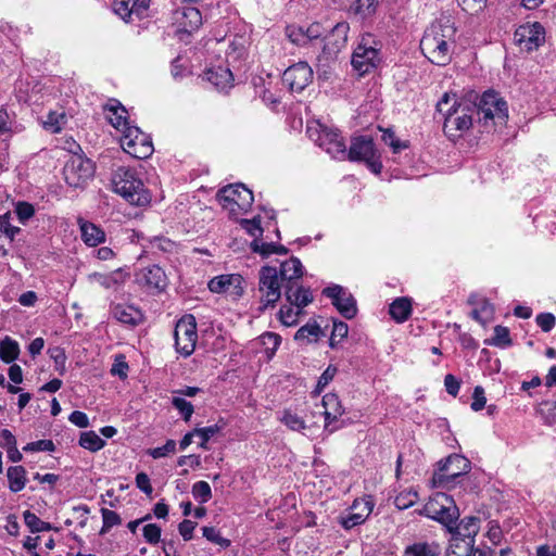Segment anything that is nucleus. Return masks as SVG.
Wrapping results in <instances>:
<instances>
[{
  "label": "nucleus",
  "mask_w": 556,
  "mask_h": 556,
  "mask_svg": "<svg viewBox=\"0 0 556 556\" xmlns=\"http://www.w3.org/2000/svg\"><path fill=\"white\" fill-rule=\"evenodd\" d=\"M63 174L68 186L84 188L94 175V164L90 159L75 153L66 162Z\"/></svg>",
  "instance_id": "obj_13"
},
{
  "label": "nucleus",
  "mask_w": 556,
  "mask_h": 556,
  "mask_svg": "<svg viewBox=\"0 0 556 556\" xmlns=\"http://www.w3.org/2000/svg\"><path fill=\"white\" fill-rule=\"evenodd\" d=\"M217 199L231 214L247 213L254 201L253 192L243 184L228 185L217 192Z\"/></svg>",
  "instance_id": "obj_10"
},
{
  "label": "nucleus",
  "mask_w": 556,
  "mask_h": 556,
  "mask_svg": "<svg viewBox=\"0 0 556 556\" xmlns=\"http://www.w3.org/2000/svg\"><path fill=\"white\" fill-rule=\"evenodd\" d=\"M176 452V442L174 440H167L163 446L150 448L148 454L154 459L165 457Z\"/></svg>",
  "instance_id": "obj_57"
},
{
  "label": "nucleus",
  "mask_w": 556,
  "mask_h": 556,
  "mask_svg": "<svg viewBox=\"0 0 556 556\" xmlns=\"http://www.w3.org/2000/svg\"><path fill=\"white\" fill-rule=\"evenodd\" d=\"M418 514L446 527L454 526L459 517V510L453 497L442 492L432 495Z\"/></svg>",
  "instance_id": "obj_6"
},
{
  "label": "nucleus",
  "mask_w": 556,
  "mask_h": 556,
  "mask_svg": "<svg viewBox=\"0 0 556 556\" xmlns=\"http://www.w3.org/2000/svg\"><path fill=\"white\" fill-rule=\"evenodd\" d=\"M93 278L105 289L114 288L124 281L122 270L112 271L109 275L94 274Z\"/></svg>",
  "instance_id": "obj_44"
},
{
  "label": "nucleus",
  "mask_w": 556,
  "mask_h": 556,
  "mask_svg": "<svg viewBox=\"0 0 556 556\" xmlns=\"http://www.w3.org/2000/svg\"><path fill=\"white\" fill-rule=\"evenodd\" d=\"M479 523L480 519L478 517H465L460 520L458 525L453 528V526L447 527L452 536H460L462 539H465L466 541H473L475 536L479 532Z\"/></svg>",
  "instance_id": "obj_28"
},
{
  "label": "nucleus",
  "mask_w": 556,
  "mask_h": 556,
  "mask_svg": "<svg viewBox=\"0 0 556 556\" xmlns=\"http://www.w3.org/2000/svg\"><path fill=\"white\" fill-rule=\"evenodd\" d=\"M281 282L278 269L273 266H263L258 273L260 311L274 307L281 296Z\"/></svg>",
  "instance_id": "obj_9"
},
{
  "label": "nucleus",
  "mask_w": 556,
  "mask_h": 556,
  "mask_svg": "<svg viewBox=\"0 0 556 556\" xmlns=\"http://www.w3.org/2000/svg\"><path fill=\"white\" fill-rule=\"evenodd\" d=\"M81 239L89 247H97L105 242L106 235L104 230L96 224L79 219L78 220Z\"/></svg>",
  "instance_id": "obj_26"
},
{
  "label": "nucleus",
  "mask_w": 556,
  "mask_h": 556,
  "mask_svg": "<svg viewBox=\"0 0 556 556\" xmlns=\"http://www.w3.org/2000/svg\"><path fill=\"white\" fill-rule=\"evenodd\" d=\"M440 547L434 543L419 542L405 548L403 556H439Z\"/></svg>",
  "instance_id": "obj_36"
},
{
  "label": "nucleus",
  "mask_w": 556,
  "mask_h": 556,
  "mask_svg": "<svg viewBox=\"0 0 556 556\" xmlns=\"http://www.w3.org/2000/svg\"><path fill=\"white\" fill-rule=\"evenodd\" d=\"M172 405L179 412L185 421H189L194 413L193 405L184 397L174 395L172 397Z\"/></svg>",
  "instance_id": "obj_46"
},
{
  "label": "nucleus",
  "mask_w": 556,
  "mask_h": 556,
  "mask_svg": "<svg viewBox=\"0 0 556 556\" xmlns=\"http://www.w3.org/2000/svg\"><path fill=\"white\" fill-rule=\"evenodd\" d=\"M149 4L150 0H114L113 10L125 22H131L135 18H142Z\"/></svg>",
  "instance_id": "obj_21"
},
{
  "label": "nucleus",
  "mask_w": 556,
  "mask_h": 556,
  "mask_svg": "<svg viewBox=\"0 0 556 556\" xmlns=\"http://www.w3.org/2000/svg\"><path fill=\"white\" fill-rule=\"evenodd\" d=\"M349 327L344 321H333V328L330 337V346L334 348L337 344L336 339L338 338V342L344 339L348 336Z\"/></svg>",
  "instance_id": "obj_59"
},
{
  "label": "nucleus",
  "mask_w": 556,
  "mask_h": 556,
  "mask_svg": "<svg viewBox=\"0 0 556 556\" xmlns=\"http://www.w3.org/2000/svg\"><path fill=\"white\" fill-rule=\"evenodd\" d=\"M313 80V70L306 62H298L289 66L282 75V83L291 91L301 92Z\"/></svg>",
  "instance_id": "obj_18"
},
{
  "label": "nucleus",
  "mask_w": 556,
  "mask_h": 556,
  "mask_svg": "<svg viewBox=\"0 0 556 556\" xmlns=\"http://www.w3.org/2000/svg\"><path fill=\"white\" fill-rule=\"evenodd\" d=\"M50 358L54 362V369L63 376L66 371V354L64 349L60 346L49 348L47 351Z\"/></svg>",
  "instance_id": "obj_42"
},
{
  "label": "nucleus",
  "mask_w": 556,
  "mask_h": 556,
  "mask_svg": "<svg viewBox=\"0 0 556 556\" xmlns=\"http://www.w3.org/2000/svg\"><path fill=\"white\" fill-rule=\"evenodd\" d=\"M79 445L90 452H98L104 447L105 441L101 439L94 431L81 432Z\"/></svg>",
  "instance_id": "obj_37"
},
{
  "label": "nucleus",
  "mask_w": 556,
  "mask_h": 556,
  "mask_svg": "<svg viewBox=\"0 0 556 556\" xmlns=\"http://www.w3.org/2000/svg\"><path fill=\"white\" fill-rule=\"evenodd\" d=\"M307 45L319 38L324 39L325 28L318 22L312 23L308 27L304 28Z\"/></svg>",
  "instance_id": "obj_62"
},
{
  "label": "nucleus",
  "mask_w": 556,
  "mask_h": 556,
  "mask_svg": "<svg viewBox=\"0 0 556 556\" xmlns=\"http://www.w3.org/2000/svg\"><path fill=\"white\" fill-rule=\"evenodd\" d=\"M203 79L211 83L218 90H224L231 86L233 77L229 68L218 66L206 70L203 74Z\"/></svg>",
  "instance_id": "obj_30"
},
{
  "label": "nucleus",
  "mask_w": 556,
  "mask_h": 556,
  "mask_svg": "<svg viewBox=\"0 0 556 556\" xmlns=\"http://www.w3.org/2000/svg\"><path fill=\"white\" fill-rule=\"evenodd\" d=\"M175 349L184 357L190 356L198 342L197 320L191 314L184 315L174 330Z\"/></svg>",
  "instance_id": "obj_12"
},
{
  "label": "nucleus",
  "mask_w": 556,
  "mask_h": 556,
  "mask_svg": "<svg viewBox=\"0 0 556 556\" xmlns=\"http://www.w3.org/2000/svg\"><path fill=\"white\" fill-rule=\"evenodd\" d=\"M243 278L239 274L220 275L212 278L208 282V289L213 293H226L235 286V295L240 296L243 293Z\"/></svg>",
  "instance_id": "obj_24"
},
{
  "label": "nucleus",
  "mask_w": 556,
  "mask_h": 556,
  "mask_svg": "<svg viewBox=\"0 0 556 556\" xmlns=\"http://www.w3.org/2000/svg\"><path fill=\"white\" fill-rule=\"evenodd\" d=\"M286 36L296 46H306L305 30L302 26L289 25L286 27Z\"/></svg>",
  "instance_id": "obj_51"
},
{
  "label": "nucleus",
  "mask_w": 556,
  "mask_h": 556,
  "mask_svg": "<svg viewBox=\"0 0 556 556\" xmlns=\"http://www.w3.org/2000/svg\"><path fill=\"white\" fill-rule=\"evenodd\" d=\"M418 501V493L414 490L403 491L394 498V505L400 510L412 507Z\"/></svg>",
  "instance_id": "obj_45"
},
{
  "label": "nucleus",
  "mask_w": 556,
  "mask_h": 556,
  "mask_svg": "<svg viewBox=\"0 0 556 556\" xmlns=\"http://www.w3.org/2000/svg\"><path fill=\"white\" fill-rule=\"evenodd\" d=\"M142 534L147 543L157 545L161 541L162 529L156 523H148L143 527Z\"/></svg>",
  "instance_id": "obj_53"
},
{
  "label": "nucleus",
  "mask_w": 556,
  "mask_h": 556,
  "mask_svg": "<svg viewBox=\"0 0 556 556\" xmlns=\"http://www.w3.org/2000/svg\"><path fill=\"white\" fill-rule=\"evenodd\" d=\"M389 314L396 323L406 321L412 314V300L406 296L395 299L390 304Z\"/></svg>",
  "instance_id": "obj_32"
},
{
  "label": "nucleus",
  "mask_w": 556,
  "mask_h": 556,
  "mask_svg": "<svg viewBox=\"0 0 556 556\" xmlns=\"http://www.w3.org/2000/svg\"><path fill=\"white\" fill-rule=\"evenodd\" d=\"M338 369L336 366L329 365L321 374L317 381L316 392L320 393L334 378Z\"/></svg>",
  "instance_id": "obj_63"
},
{
  "label": "nucleus",
  "mask_w": 556,
  "mask_h": 556,
  "mask_svg": "<svg viewBox=\"0 0 556 556\" xmlns=\"http://www.w3.org/2000/svg\"><path fill=\"white\" fill-rule=\"evenodd\" d=\"M54 450L55 445L51 440H38L23 447L24 452H53Z\"/></svg>",
  "instance_id": "obj_58"
},
{
  "label": "nucleus",
  "mask_w": 556,
  "mask_h": 556,
  "mask_svg": "<svg viewBox=\"0 0 556 556\" xmlns=\"http://www.w3.org/2000/svg\"><path fill=\"white\" fill-rule=\"evenodd\" d=\"M15 213L22 224H25L35 214L34 206L28 202H18L15 207Z\"/></svg>",
  "instance_id": "obj_64"
},
{
  "label": "nucleus",
  "mask_w": 556,
  "mask_h": 556,
  "mask_svg": "<svg viewBox=\"0 0 556 556\" xmlns=\"http://www.w3.org/2000/svg\"><path fill=\"white\" fill-rule=\"evenodd\" d=\"M379 0H355L352 10L355 15L366 20L375 15Z\"/></svg>",
  "instance_id": "obj_38"
},
{
  "label": "nucleus",
  "mask_w": 556,
  "mask_h": 556,
  "mask_svg": "<svg viewBox=\"0 0 556 556\" xmlns=\"http://www.w3.org/2000/svg\"><path fill=\"white\" fill-rule=\"evenodd\" d=\"M438 468L433 472L432 483L437 488L451 489L457 480L469 472L471 464L463 455L452 454L437 464Z\"/></svg>",
  "instance_id": "obj_5"
},
{
  "label": "nucleus",
  "mask_w": 556,
  "mask_h": 556,
  "mask_svg": "<svg viewBox=\"0 0 556 556\" xmlns=\"http://www.w3.org/2000/svg\"><path fill=\"white\" fill-rule=\"evenodd\" d=\"M65 122L66 116L64 113L50 112L47 119L43 122V126L47 130L55 134L61 131Z\"/></svg>",
  "instance_id": "obj_47"
},
{
  "label": "nucleus",
  "mask_w": 556,
  "mask_h": 556,
  "mask_svg": "<svg viewBox=\"0 0 556 556\" xmlns=\"http://www.w3.org/2000/svg\"><path fill=\"white\" fill-rule=\"evenodd\" d=\"M350 25L346 22L337 23L331 30L325 33L323 39V58L331 60L346 46Z\"/></svg>",
  "instance_id": "obj_16"
},
{
  "label": "nucleus",
  "mask_w": 556,
  "mask_h": 556,
  "mask_svg": "<svg viewBox=\"0 0 556 556\" xmlns=\"http://www.w3.org/2000/svg\"><path fill=\"white\" fill-rule=\"evenodd\" d=\"M101 515L103 519V526L100 531L101 534L106 533L112 527L118 526L122 522V518L114 510L102 508Z\"/></svg>",
  "instance_id": "obj_50"
},
{
  "label": "nucleus",
  "mask_w": 556,
  "mask_h": 556,
  "mask_svg": "<svg viewBox=\"0 0 556 556\" xmlns=\"http://www.w3.org/2000/svg\"><path fill=\"white\" fill-rule=\"evenodd\" d=\"M111 313L117 321L132 327L138 326L143 320L141 311L134 305L116 304L112 307Z\"/></svg>",
  "instance_id": "obj_25"
},
{
  "label": "nucleus",
  "mask_w": 556,
  "mask_h": 556,
  "mask_svg": "<svg viewBox=\"0 0 556 556\" xmlns=\"http://www.w3.org/2000/svg\"><path fill=\"white\" fill-rule=\"evenodd\" d=\"M540 414L544 418L546 425L552 426L556 422V403L544 402L540 407Z\"/></svg>",
  "instance_id": "obj_60"
},
{
  "label": "nucleus",
  "mask_w": 556,
  "mask_h": 556,
  "mask_svg": "<svg viewBox=\"0 0 556 556\" xmlns=\"http://www.w3.org/2000/svg\"><path fill=\"white\" fill-rule=\"evenodd\" d=\"M473 541H466L460 536H451L446 556H470L475 551Z\"/></svg>",
  "instance_id": "obj_34"
},
{
  "label": "nucleus",
  "mask_w": 556,
  "mask_h": 556,
  "mask_svg": "<svg viewBox=\"0 0 556 556\" xmlns=\"http://www.w3.org/2000/svg\"><path fill=\"white\" fill-rule=\"evenodd\" d=\"M281 421L293 431H301L306 428L305 421L296 414L286 410Z\"/></svg>",
  "instance_id": "obj_54"
},
{
  "label": "nucleus",
  "mask_w": 556,
  "mask_h": 556,
  "mask_svg": "<svg viewBox=\"0 0 556 556\" xmlns=\"http://www.w3.org/2000/svg\"><path fill=\"white\" fill-rule=\"evenodd\" d=\"M137 281L149 290L157 292L167 287V277L165 271L159 265L144 267L137 274Z\"/></svg>",
  "instance_id": "obj_22"
},
{
  "label": "nucleus",
  "mask_w": 556,
  "mask_h": 556,
  "mask_svg": "<svg viewBox=\"0 0 556 556\" xmlns=\"http://www.w3.org/2000/svg\"><path fill=\"white\" fill-rule=\"evenodd\" d=\"M306 131L308 137L333 159H346L345 143L337 130L316 123L315 125H308Z\"/></svg>",
  "instance_id": "obj_8"
},
{
  "label": "nucleus",
  "mask_w": 556,
  "mask_h": 556,
  "mask_svg": "<svg viewBox=\"0 0 556 556\" xmlns=\"http://www.w3.org/2000/svg\"><path fill=\"white\" fill-rule=\"evenodd\" d=\"M377 153L374 140L370 137L358 136L351 141L350 149L346 150V157L352 162H365Z\"/></svg>",
  "instance_id": "obj_23"
},
{
  "label": "nucleus",
  "mask_w": 556,
  "mask_h": 556,
  "mask_svg": "<svg viewBox=\"0 0 556 556\" xmlns=\"http://www.w3.org/2000/svg\"><path fill=\"white\" fill-rule=\"evenodd\" d=\"M121 144L126 153L139 160L149 157L154 150L150 136L137 126H127L123 130Z\"/></svg>",
  "instance_id": "obj_14"
},
{
  "label": "nucleus",
  "mask_w": 556,
  "mask_h": 556,
  "mask_svg": "<svg viewBox=\"0 0 556 556\" xmlns=\"http://www.w3.org/2000/svg\"><path fill=\"white\" fill-rule=\"evenodd\" d=\"M203 536L217 545H219L223 548H226L230 545V540L223 538L220 535V532L215 529L214 527H203L202 528Z\"/></svg>",
  "instance_id": "obj_52"
},
{
  "label": "nucleus",
  "mask_w": 556,
  "mask_h": 556,
  "mask_svg": "<svg viewBox=\"0 0 556 556\" xmlns=\"http://www.w3.org/2000/svg\"><path fill=\"white\" fill-rule=\"evenodd\" d=\"M278 275L283 283L285 296L289 303L298 307H305L313 301L309 289L301 286L303 265L298 257L292 256L282 262Z\"/></svg>",
  "instance_id": "obj_3"
},
{
  "label": "nucleus",
  "mask_w": 556,
  "mask_h": 556,
  "mask_svg": "<svg viewBox=\"0 0 556 556\" xmlns=\"http://www.w3.org/2000/svg\"><path fill=\"white\" fill-rule=\"evenodd\" d=\"M174 21L177 25V34L179 39L184 40V36H190L197 31L202 25V14L194 7H182L174 12Z\"/></svg>",
  "instance_id": "obj_19"
},
{
  "label": "nucleus",
  "mask_w": 556,
  "mask_h": 556,
  "mask_svg": "<svg viewBox=\"0 0 556 556\" xmlns=\"http://www.w3.org/2000/svg\"><path fill=\"white\" fill-rule=\"evenodd\" d=\"M253 252L260 253L263 256H268L270 254H280L285 255L288 253V249L285 245L276 244V243H266L258 242L254 240L251 244Z\"/></svg>",
  "instance_id": "obj_39"
},
{
  "label": "nucleus",
  "mask_w": 556,
  "mask_h": 556,
  "mask_svg": "<svg viewBox=\"0 0 556 556\" xmlns=\"http://www.w3.org/2000/svg\"><path fill=\"white\" fill-rule=\"evenodd\" d=\"M511 339L509 336V329L504 326H496L494 328V336L490 340L489 344L498 346V348H508L511 345Z\"/></svg>",
  "instance_id": "obj_43"
},
{
  "label": "nucleus",
  "mask_w": 556,
  "mask_h": 556,
  "mask_svg": "<svg viewBox=\"0 0 556 556\" xmlns=\"http://www.w3.org/2000/svg\"><path fill=\"white\" fill-rule=\"evenodd\" d=\"M472 108L478 114L479 122L483 123L485 126H488L490 122H492L493 125H502L508 118L506 101L500 98L494 91H485L479 99V102L472 105Z\"/></svg>",
  "instance_id": "obj_7"
},
{
  "label": "nucleus",
  "mask_w": 556,
  "mask_h": 556,
  "mask_svg": "<svg viewBox=\"0 0 556 556\" xmlns=\"http://www.w3.org/2000/svg\"><path fill=\"white\" fill-rule=\"evenodd\" d=\"M114 191L132 205L143 206L150 203L151 195L135 170L119 167L113 174Z\"/></svg>",
  "instance_id": "obj_4"
},
{
  "label": "nucleus",
  "mask_w": 556,
  "mask_h": 556,
  "mask_svg": "<svg viewBox=\"0 0 556 556\" xmlns=\"http://www.w3.org/2000/svg\"><path fill=\"white\" fill-rule=\"evenodd\" d=\"M24 522L33 533L50 531L52 526L49 522L41 520L36 514L26 510L24 513Z\"/></svg>",
  "instance_id": "obj_40"
},
{
  "label": "nucleus",
  "mask_w": 556,
  "mask_h": 556,
  "mask_svg": "<svg viewBox=\"0 0 556 556\" xmlns=\"http://www.w3.org/2000/svg\"><path fill=\"white\" fill-rule=\"evenodd\" d=\"M456 29L446 21L444 24L439 22L428 28L421 40L420 49L428 60L435 65H446L451 60L450 42L453 41Z\"/></svg>",
  "instance_id": "obj_2"
},
{
  "label": "nucleus",
  "mask_w": 556,
  "mask_h": 556,
  "mask_svg": "<svg viewBox=\"0 0 556 556\" xmlns=\"http://www.w3.org/2000/svg\"><path fill=\"white\" fill-rule=\"evenodd\" d=\"M374 505L371 496L355 500L348 515L341 518V526L349 530L364 523L371 514Z\"/></svg>",
  "instance_id": "obj_20"
},
{
  "label": "nucleus",
  "mask_w": 556,
  "mask_h": 556,
  "mask_svg": "<svg viewBox=\"0 0 556 556\" xmlns=\"http://www.w3.org/2000/svg\"><path fill=\"white\" fill-rule=\"evenodd\" d=\"M320 332H321V329H320L319 325H317L316 323H313V324L308 323V324L302 326L295 332L294 339L295 340H308V341H311V339L317 340Z\"/></svg>",
  "instance_id": "obj_48"
},
{
  "label": "nucleus",
  "mask_w": 556,
  "mask_h": 556,
  "mask_svg": "<svg viewBox=\"0 0 556 556\" xmlns=\"http://www.w3.org/2000/svg\"><path fill=\"white\" fill-rule=\"evenodd\" d=\"M7 477L9 489L13 493L22 491L27 482L26 470L23 466H11L8 468Z\"/></svg>",
  "instance_id": "obj_35"
},
{
  "label": "nucleus",
  "mask_w": 556,
  "mask_h": 556,
  "mask_svg": "<svg viewBox=\"0 0 556 556\" xmlns=\"http://www.w3.org/2000/svg\"><path fill=\"white\" fill-rule=\"evenodd\" d=\"M11 215L10 213H5L0 215V230L11 241L14 240L15 236L21 232V228L11 225Z\"/></svg>",
  "instance_id": "obj_56"
},
{
  "label": "nucleus",
  "mask_w": 556,
  "mask_h": 556,
  "mask_svg": "<svg viewBox=\"0 0 556 556\" xmlns=\"http://www.w3.org/2000/svg\"><path fill=\"white\" fill-rule=\"evenodd\" d=\"M104 111L106 112L109 123L114 128L123 132L127 126H130L126 116L127 111L118 101H114V103L105 105Z\"/></svg>",
  "instance_id": "obj_31"
},
{
  "label": "nucleus",
  "mask_w": 556,
  "mask_h": 556,
  "mask_svg": "<svg viewBox=\"0 0 556 556\" xmlns=\"http://www.w3.org/2000/svg\"><path fill=\"white\" fill-rule=\"evenodd\" d=\"M289 304L290 305L281 306L279 311L280 321L287 327H291L298 324V317L301 314V309L303 308L298 307L291 303Z\"/></svg>",
  "instance_id": "obj_41"
},
{
  "label": "nucleus",
  "mask_w": 556,
  "mask_h": 556,
  "mask_svg": "<svg viewBox=\"0 0 556 556\" xmlns=\"http://www.w3.org/2000/svg\"><path fill=\"white\" fill-rule=\"evenodd\" d=\"M222 430V427L218 425L207 426L204 428H195L194 432L195 435L201 438V443L199 446L201 448H207L206 443L211 438H213L216 433H218Z\"/></svg>",
  "instance_id": "obj_55"
},
{
  "label": "nucleus",
  "mask_w": 556,
  "mask_h": 556,
  "mask_svg": "<svg viewBox=\"0 0 556 556\" xmlns=\"http://www.w3.org/2000/svg\"><path fill=\"white\" fill-rule=\"evenodd\" d=\"M20 353V344L16 340L9 336L0 340V359L3 363L11 364L18 358Z\"/></svg>",
  "instance_id": "obj_33"
},
{
  "label": "nucleus",
  "mask_w": 556,
  "mask_h": 556,
  "mask_svg": "<svg viewBox=\"0 0 556 556\" xmlns=\"http://www.w3.org/2000/svg\"><path fill=\"white\" fill-rule=\"evenodd\" d=\"M374 45V37L364 35L352 54V66L361 76L371 72L380 62L379 49Z\"/></svg>",
  "instance_id": "obj_11"
},
{
  "label": "nucleus",
  "mask_w": 556,
  "mask_h": 556,
  "mask_svg": "<svg viewBox=\"0 0 556 556\" xmlns=\"http://www.w3.org/2000/svg\"><path fill=\"white\" fill-rule=\"evenodd\" d=\"M323 294L331 299L333 306L346 319H352L357 314L356 300L345 288L332 285L323 290Z\"/></svg>",
  "instance_id": "obj_15"
},
{
  "label": "nucleus",
  "mask_w": 556,
  "mask_h": 556,
  "mask_svg": "<svg viewBox=\"0 0 556 556\" xmlns=\"http://www.w3.org/2000/svg\"><path fill=\"white\" fill-rule=\"evenodd\" d=\"M515 40L521 49L536 50L545 41V29L539 22L526 23L516 29Z\"/></svg>",
  "instance_id": "obj_17"
},
{
  "label": "nucleus",
  "mask_w": 556,
  "mask_h": 556,
  "mask_svg": "<svg viewBox=\"0 0 556 556\" xmlns=\"http://www.w3.org/2000/svg\"><path fill=\"white\" fill-rule=\"evenodd\" d=\"M192 495L200 503H207L212 498V490L206 481H198L192 485Z\"/></svg>",
  "instance_id": "obj_49"
},
{
  "label": "nucleus",
  "mask_w": 556,
  "mask_h": 556,
  "mask_svg": "<svg viewBox=\"0 0 556 556\" xmlns=\"http://www.w3.org/2000/svg\"><path fill=\"white\" fill-rule=\"evenodd\" d=\"M444 117L443 130L451 140H456L472 126L475 109L468 103H459L456 94L444 93L437 104Z\"/></svg>",
  "instance_id": "obj_1"
},
{
  "label": "nucleus",
  "mask_w": 556,
  "mask_h": 556,
  "mask_svg": "<svg viewBox=\"0 0 556 556\" xmlns=\"http://www.w3.org/2000/svg\"><path fill=\"white\" fill-rule=\"evenodd\" d=\"M468 303L470 305L476 306L470 313V316L475 320L484 325L492 319L494 308H493L492 304L486 299L479 298L476 294H471L468 299Z\"/></svg>",
  "instance_id": "obj_27"
},
{
  "label": "nucleus",
  "mask_w": 556,
  "mask_h": 556,
  "mask_svg": "<svg viewBox=\"0 0 556 556\" xmlns=\"http://www.w3.org/2000/svg\"><path fill=\"white\" fill-rule=\"evenodd\" d=\"M323 406L325 408V429L328 430L333 421H337L343 415L344 409L342 404L334 393H328L323 397Z\"/></svg>",
  "instance_id": "obj_29"
},
{
  "label": "nucleus",
  "mask_w": 556,
  "mask_h": 556,
  "mask_svg": "<svg viewBox=\"0 0 556 556\" xmlns=\"http://www.w3.org/2000/svg\"><path fill=\"white\" fill-rule=\"evenodd\" d=\"M382 140L386 144L391 147L394 153H399L401 150L407 148V144L397 139L391 129L383 131Z\"/></svg>",
  "instance_id": "obj_61"
}]
</instances>
